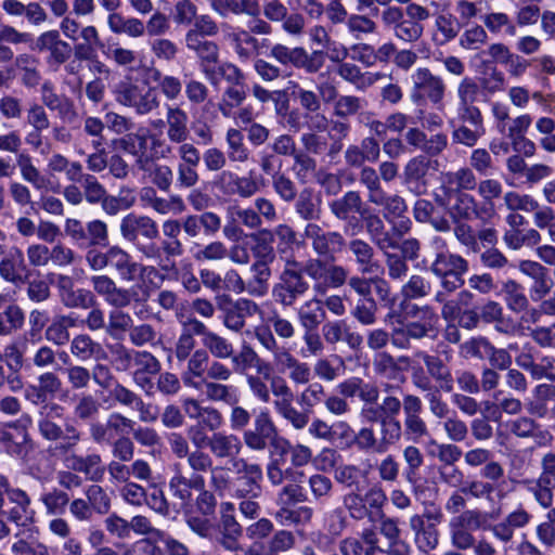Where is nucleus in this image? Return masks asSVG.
<instances>
[{
  "mask_svg": "<svg viewBox=\"0 0 555 555\" xmlns=\"http://www.w3.org/2000/svg\"><path fill=\"white\" fill-rule=\"evenodd\" d=\"M486 522V515L479 509H465L462 513L453 515L449 521V527L464 530H479Z\"/></svg>",
  "mask_w": 555,
  "mask_h": 555,
  "instance_id": "864d4df0",
  "label": "nucleus"
},
{
  "mask_svg": "<svg viewBox=\"0 0 555 555\" xmlns=\"http://www.w3.org/2000/svg\"><path fill=\"white\" fill-rule=\"evenodd\" d=\"M255 246L253 253L256 260L273 261L275 253L273 248L274 234L270 230H260L251 235Z\"/></svg>",
  "mask_w": 555,
  "mask_h": 555,
  "instance_id": "603ef678",
  "label": "nucleus"
},
{
  "mask_svg": "<svg viewBox=\"0 0 555 555\" xmlns=\"http://www.w3.org/2000/svg\"><path fill=\"white\" fill-rule=\"evenodd\" d=\"M271 390L275 398L273 406L279 415L286 420L295 429H304L309 423V411H299L294 405V392L281 376H273Z\"/></svg>",
  "mask_w": 555,
  "mask_h": 555,
  "instance_id": "1a4fd4ad",
  "label": "nucleus"
},
{
  "mask_svg": "<svg viewBox=\"0 0 555 555\" xmlns=\"http://www.w3.org/2000/svg\"><path fill=\"white\" fill-rule=\"evenodd\" d=\"M201 390H204L207 400L212 402H223L227 405H233L241 401V391L238 387L224 384L223 382L205 379Z\"/></svg>",
  "mask_w": 555,
  "mask_h": 555,
  "instance_id": "72a5a7b5",
  "label": "nucleus"
},
{
  "mask_svg": "<svg viewBox=\"0 0 555 555\" xmlns=\"http://www.w3.org/2000/svg\"><path fill=\"white\" fill-rule=\"evenodd\" d=\"M93 292L102 297L104 301L115 309L109 312L107 331L114 332L130 331L132 318L121 309L130 306L137 293L133 288H125L117 285L114 279L106 274L92 275L90 278Z\"/></svg>",
  "mask_w": 555,
  "mask_h": 555,
  "instance_id": "f03ea898",
  "label": "nucleus"
},
{
  "mask_svg": "<svg viewBox=\"0 0 555 555\" xmlns=\"http://www.w3.org/2000/svg\"><path fill=\"white\" fill-rule=\"evenodd\" d=\"M30 50L37 52H49L47 63L52 67H59L65 63L72 54V47L61 39L60 33L55 29L47 30L34 39Z\"/></svg>",
  "mask_w": 555,
  "mask_h": 555,
  "instance_id": "2eb2a0df",
  "label": "nucleus"
},
{
  "mask_svg": "<svg viewBox=\"0 0 555 555\" xmlns=\"http://www.w3.org/2000/svg\"><path fill=\"white\" fill-rule=\"evenodd\" d=\"M140 170L150 172L152 182L162 191H168L172 184L173 172L167 165L155 164L150 157L137 159Z\"/></svg>",
  "mask_w": 555,
  "mask_h": 555,
  "instance_id": "ea45409f",
  "label": "nucleus"
},
{
  "mask_svg": "<svg viewBox=\"0 0 555 555\" xmlns=\"http://www.w3.org/2000/svg\"><path fill=\"white\" fill-rule=\"evenodd\" d=\"M477 186V178L472 168L461 167L455 171H448L441 176V184L437 191H446V189H457L461 192L475 190Z\"/></svg>",
  "mask_w": 555,
  "mask_h": 555,
  "instance_id": "e433bc0d",
  "label": "nucleus"
},
{
  "mask_svg": "<svg viewBox=\"0 0 555 555\" xmlns=\"http://www.w3.org/2000/svg\"><path fill=\"white\" fill-rule=\"evenodd\" d=\"M502 293L507 308L520 313L529 307V300L524 293L522 286L515 280H506L502 285Z\"/></svg>",
  "mask_w": 555,
  "mask_h": 555,
  "instance_id": "c03bdc74",
  "label": "nucleus"
},
{
  "mask_svg": "<svg viewBox=\"0 0 555 555\" xmlns=\"http://www.w3.org/2000/svg\"><path fill=\"white\" fill-rule=\"evenodd\" d=\"M190 461V476L204 477L209 473L210 488L219 495H223L231 487V476L223 466H215L214 460L208 453H195Z\"/></svg>",
  "mask_w": 555,
  "mask_h": 555,
  "instance_id": "ddd939ff",
  "label": "nucleus"
},
{
  "mask_svg": "<svg viewBox=\"0 0 555 555\" xmlns=\"http://www.w3.org/2000/svg\"><path fill=\"white\" fill-rule=\"evenodd\" d=\"M209 450L216 459H233L234 461L242 450V442L234 434L217 431L211 435Z\"/></svg>",
  "mask_w": 555,
  "mask_h": 555,
  "instance_id": "473e14b6",
  "label": "nucleus"
},
{
  "mask_svg": "<svg viewBox=\"0 0 555 555\" xmlns=\"http://www.w3.org/2000/svg\"><path fill=\"white\" fill-rule=\"evenodd\" d=\"M295 209L304 220H319L321 217V201L311 189H304L298 195Z\"/></svg>",
  "mask_w": 555,
  "mask_h": 555,
  "instance_id": "a18cd8bd",
  "label": "nucleus"
},
{
  "mask_svg": "<svg viewBox=\"0 0 555 555\" xmlns=\"http://www.w3.org/2000/svg\"><path fill=\"white\" fill-rule=\"evenodd\" d=\"M216 301L222 313V324L234 333H240L244 328L247 318L260 312L259 306L247 298L233 300L228 295H220L216 297Z\"/></svg>",
  "mask_w": 555,
  "mask_h": 555,
  "instance_id": "9b49d317",
  "label": "nucleus"
},
{
  "mask_svg": "<svg viewBox=\"0 0 555 555\" xmlns=\"http://www.w3.org/2000/svg\"><path fill=\"white\" fill-rule=\"evenodd\" d=\"M85 261L92 271H103L111 267L126 283L140 280L146 286L158 276V270L154 266L135 261L127 250L118 245H112L105 251L89 248L85 254Z\"/></svg>",
  "mask_w": 555,
  "mask_h": 555,
  "instance_id": "f257e3e1",
  "label": "nucleus"
},
{
  "mask_svg": "<svg viewBox=\"0 0 555 555\" xmlns=\"http://www.w3.org/2000/svg\"><path fill=\"white\" fill-rule=\"evenodd\" d=\"M430 271L440 279L441 287L455 292L465 283L464 275L468 271V261L452 253H437Z\"/></svg>",
  "mask_w": 555,
  "mask_h": 555,
  "instance_id": "6e6552de",
  "label": "nucleus"
},
{
  "mask_svg": "<svg viewBox=\"0 0 555 555\" xmlns=\"http://www.w3.org/2000/svg\"><path fill=\"white\" fill-rule=\"evenodd\" d=\"M221 31L223 40L230 43L237 57L243 62H247L254 55L259 54L261 47L268 42V40L260 42L248 29L232 26L228 23L221 24Z\"/></svg>",
  "mask_w": 555,
  "mask_h": 555,
  "instance_id": "4468645a",
  "label": "nucleus"
},
{
  "mask_svg": "<svg viewBox=\"0 0 555 555\" xmlns=\"http://www.w3.org/2000/svg\"><path fill=\"white\" fill-rule=\"evenodd\" d=\"M118 360L129 363L131 360L135 366L134 372L155 375L158 374L162 365L157 358L147 351H134L131 354L126 348L120 347L118 350Z\"/></svg>",
  "mask_w": 555,
  "mask_h": 555,
  "instance_id": "4c0bfd02",
  "label": "nucleus"
},
{
  "mask_svg": "<svg viewBox=\"0 0 555 555\" xmlns=\"http://www.w3.org/2000/svg\"><path fill=\"white\" fill-rule=\"evenodd\" d=\"M225 143L228 146L227 157L232 163L244 164L250 157V151L244 143V135L237 128H229L225 132Z\"/></svg>",
  "mask_w": 555,
  "mask_h": 555,
  "instance_id": "37998d69",
  "label": "nucleus"
},
{
  "mask_svg": "<svg viewBox=\"0 0 555 555\" xmlns=\"http://www.w3.org/2000/svg\"><path fill=\"white\" fill-rule=\"evenodd\" d=\"M189 116L179 106L168 105L166 108L167 138L171 143H183L188 140L190 131L188 128Z\"/></svg>",
  "mask_w": 555,
  "mask_h": 555,
  "instance_id": "c756f323",
  "label": "nucleus"
},
{
  "mask_svg": "<svg viewBox=\"0 0 555 555\" xmlns=\"http://www.w3.org/2000/svg\"><path fill=\"white\" fill-rule=\"evenodd\" d=\"M40 501L46 507L48 515L56 516L64 513L66 505L69 502V496L66 492L59 489H53L41 495Z\"/></svg>",
  "mask_w": 555,
  "mask_h": 555,
  "instance_id": "e2e57ef3",
  "label": "nucleus"
},
{
  "mask_svg": "<svg viewBox=\"0 0 555 555\" xmlns=\"http://www.w3.org/2000/svg\"><path fill=\"white\" fill-rule=\"evenodd\" d=\"M60 298L67 308L89 309L96 305L93 292L86 288H74L73 281L67 275H60L57 280Z\"/></svg>",
  "mask_w": 555,
  "mask_h": 555,
  "instance_id": "5701e85b",
  "label": "nucleus"
},
{
  "mask_svg": "<svg viewBox=\"0 0 555 555\" xmlns=\"http://www.w3.org/2000/svg\"><path fill=\"white\" fill-rule=\"evenodd\" d=\"M430 166L431 160L423 155L413 157L409 160L404 168V181L411 190L418 194L426 191V176Z\"/></svg>",
  "mask_w": 555,
  "mask_h": 555,
  "instance_id": "c85d7f7f",
  "label": "nucleus"
},
{
  "mask_svg": "<svg viewBox=\"0 0 555 555\" xmlns=\"http://www.w3.org/2000/svg\"><path fill=\"white\" fill-rule=\"evenodd\" d=\"M293 171L298 181L305 183L315 171V160L306 152L298 151L294 156Z\"/></svg>",
  "mask_w": 555,
  "mask_h": 555,
  "instance_id": "338daca9",
  "label": "nucleus"
},
{
  "mask_svg": "<svg viewBox=\"0 0 555 555\" xmlns=\"http://www.w3.org/2000/svg\"><path fill=\"white\" fill-rule=\"evenodd\" d=\"M193 490L198 491L195 500L197 511L203 516L214 515L217 500L214 492L206 489L205 477L186 476L180 465H176L175 474L169 480L170 494L180 501L181 506H188L192 501Z\"/></svg>",
  "mask_w": 555,
  "mask_h": 555,
  "instance_id": "20e7f679",
  "label": "nucleus"
},
{
  "mask_svg": "<svg viewBox=\"0 0 555 555\" xmlns=\"http://www.w3.org/2000/svg\"><path fill=\"white\" fill-rule=\"evenodd\" d=\"M486 28L494 35L500 34L502 30L508 36L516 35V25L512 22L509 16L502 12L488 13L482 17Z\"/></svg>",
  "mask_w": 555,
  "mask_h": 555,
  "instance_id": "6e6d98bb",
  "label": "nucleus"
},
{
  "mask_svg": "<svg viewBox=\"0 0 555 555\" xmlns=\"http://www.w3.org/2000/svg\"><path fill=\"white\" fill-rule=\"evenodd\" d=\"M186 369L182 374V382L186 387L201 390L205 382V373L208 372L210 363L206 350L197 349L188 358Z\"/></svg>",
  "mask_w": 555,
  "mask_h": 555,
  "instance_id": "a878e982",
  "label": "nucleus"
},
{
  "mask_svg": "<svg viewBox=\"0 0 555 555\" xmlns=\"http://www.w3.org/2000/svg\"><path fill=\"white\" fill-rule=\"evenodd\" d=\"M114 94L119 104L134 109L139 115H147L159 106L158 95L152 87L120 82Z\"/></svg>",
  "mask_w": 555,
  "mask_h": 555,
  "instance_id": "9d476101",
  "label": "nucleus"
},
{
  "mask_svg": "<svg viewBox=\"0 0 555 555\" xmlns=\"http://www.w3.org/2000/svg\"><path fill=\"white\" fill-rule=\"evenodd\" d=\"M414 318L416 320L410 321L404 326L412 336V338L434 337L437 332L438 315L428 306L417 308L412 307Z\"/></svg>",
  "mask_w": 555,
  "mask_h": 555,
  "instance_id": "bb28decb",
  "label": "nucleus"
},
{
  "mask_svg": "<svg viewBox=\"0 0 555 555\" xmlns=\"http://www.w3.org/2000/svg\"><path fill=\"white\" fill-rule=\"evenodd\" d=\"M153 79L158 82L160 92L167 100L173 101L181 94L182 82L178 77L171 75H162L159 70H155Z\"/></svg>",
  "mask_w": 555,
  "mask_h": 555,
  "instance_id": "774afa93",
  "label": "nucleus"
},
{
  "mask_svg": "<svg viewBox=\"0 0 555 555\" xmlns=\"http://www.w3.org/2000/svg\"><path fill=\"white\" fill-rule=\"evenodd\" d=\"M210 7L221 17L230 15L257 16L260 14L257 0H210Z\"/></svg>",
  "mask_w": 555,
  "mask_h": 555,
  "instance_id": "2f4dec72",
  "label": "nucleus"
},
{
  "mask_svg": "<svg viewBox=\"0 0 555 555\" xmlns=\"http://www.w3.org/2000/svg\"><path fill=\"white\" fill-rule=\"evenodd\" d=\"M192 328L197 336H201L203 349L209 356L218 360L231 359L232 363L237 362V357H234V345L228 338L209 330L203 322L193 323Z\"/></svg>",
  "mask_w": 555,
  "mask_h": 555,
  "instance_id": "a211bd4d",
  "label": "nucleus"
},
{
  "mask_svg": "<svg viewBox=\"0 0 555 555\" xmlns=\"http://www.w3.org/2000/svg\"><path fill=\"white\" fill-rule=\"evenodd\" d=\"M101 404L96 398L90 393H83L74 406V415L82 422L93 421L98 416Z\"/></svg>",
  "mask_w": 555,
  "mask_h": 555,
  "instance_id": "bf43d9fd",
  "label": "nucleus"
},
{
  "mask_svg": "<svg viewBox=\"0 0 555 555\" xmlns=\"http://www.w3.org/2000/svg\"><path fill=\"white\" fill-rule=\"evenodd\" d=\"M391 236L387 235L384 237V244L387 242L388 247H391L393 251H397L401 257L405 259H414L417 257L420 249L418 242L414 238L401 241L402 235L390 232Z\"/></svg>",
  "mask_w": 555,
  "mask_h": 555,
  "instance_id": "680f3d73",
  "label": "nucleus"
},
{
  "mask_svg": "<svg viewBox=\"0 0 555 555\" xmlns=\"http://www.w3.org/2000/svg\"><path fill=\"white\" fill-rule=\"evenodd\" d=\"M233 467L241 476L237 477L235 495L237 498L250 496L253 499L260 495L262 480V469L258 464L247 463L244 459L232 461Z\"/></svg>",
  "mask_w": 555,
  "mask_h": 555,
  "instance_id": "f3484780",
  "label": "nucleus"
},
{
  "mask_svg": "<svg viewBox=\"0 0 555 555\" xmlns=\"http://www.w3.org/2000/svg\"><path fill=\"white\" fill-rule=\"evenodd\" d=\"M552 401L555 402V385L541 383L531 390V397L526 401V410L530 415L544 417Z\"/></svg>",
  "mask_w": 555,
  "mask_h": 555,
  "instance_id": "7c9ffc66",
  "label": "nucleus"
},
{
  "mask_svg": "<svg viewBox=\"0 0 555 555\" xmlns=\"http://www.w3.org/2000/svg\"><path fill=\"white\" fill-rule=\"evenodd\" d=\"M324 318L322 304L315 298L307 300L298 310V320L302 328H318Z\"/></svg>",
  "mask_w": 555,
  "mask_h": 555,
  "instance_id": "8fccbe9b",
  "label": "nucleus"
},
{
  "mask_svg": "<svg viewBox=\"0 0 555 555\" xmlns=\"http://www.w3.org/2000/svg\"><path fill=\"white\" fill-rule=\"evenodd\" d=\"M434 197L435 202L447 210L453 222L472 219L486 222L496 214L490 204L480 205L472 194L457 189L449 188L446 191H436Z\"/></svg>",
  "mask_w": 555,
  "mask_h": 555,
  "instance_id": "7ed1b4c3",
  "label": "nucleus"
},
{
  "mask_svg": "<svg viewBox=\"0 0 555 555\" xmlns=\"http://www.w3.org/2000/svg\"><path fill=\"white\" fill-rule=\"evenodd\" d=\"M274 436H276V427L271 415L268 410H262L254 420V428L244 431L243 440L250 450L262 451Z\"/></svg>",
  "mask_w": 555,
  "mask_h": 555,
  "instance_id": "aec40b11",
  "label": "nucleus"
},
{
  "mask_svg": "<svg viewBox=\"0 0 555 555\" xmlns=\"http://www.w3.org/2000/svg\"><path fill=\"white\" fill-rule=\"evenodd\" d=\"M297 272L306 274L313 281V291L317 295H325L331 288L343 286L348 272L341 266L330 264L320 258H310L305 261Z\"/></svg>",
  "mask_w": 555,
  "mask_h": 555,
  "instance_id": "0eeeda50",
  "label": "nucleus"
},
{
  "mask_svg": "<svg viewBox=\"0 0 555 555\" xmlns=\"http://www.w3.org/2000/svg\"><path fill=\"white\" fill-rule=\"evenodd\" d=\"M270 262L271 261L256 260L251 264L250 271L253 279L247 283V293L249 295L262 297L268 293V281L271 276V270L269 268Z\"/></svg>",
  "mask_w": 555,
  "mask_h": 555,
  "instance_id": "79ce46f5",
  "label": "nucleus"
},
{
  "mask_svg": "<svg viewBox=\"0 0 555 555\" xmlns=\"http://www.w3.org/2000/svg\"><path fill=\"white\" fill-rule=\"evenodd\" d=\"M281 453L291 455L293 467H302L310 463L312 459V450L301 443L292 444L288 440L282 439Z\"/></svg>",
  "mask_w": 555,
  "mask_h": 555,
  "instance_id": "052dcab7",
  "label": "nucleus"
},
{
  "mask_svg": "<svg viewBox=\"0 0 555 555\" xmlns=\"http://www.w3.org/2000/svg\"><path fill=\"white\" fill-rule=\"evenodd\" d=\"M313 515V509L307 505L291 509L288 506H281V509L276 513V519L282 525L287 524H308Z\"/></svg>",
  "mask_w": 555,
  "mask_h": 555,
  "instance_id": "0e129e2a",
  "label": "nucleus"
},
{
  "mask_svg": "<svg viewBox=\"0 0 555 555\" xmlns=\"http://www.w3.org/2000/svg\"><path fill=\"white\" fill-rule=\"evenodd\" d=\"M64 408L57 403H50L43 406L38 421L40 435L49 441L60 440L56 448L61 453H68L81 440V433L72 424H67L63 429L55 418L63 416Z\"/></svg>",
  "mask_w": 555,
  "mask_h": 555,
  "instance_id": "423d86ee",
  "label": "nucleus"
},
{
  "mask_svg": "<svg viewBox=\"0 0 555 555\" xmlns=\"http://www.w3.org/2000/svg\"><path fill=\"white\" fill-rule=\"evenodd\" d=\"M70 352L80 361L105 358V352L101 344L94 341L87 334H79L73 338L70 343Z\"/></svg>",
  "mask_w": 555,
  "mask_h": 555,
  "instance_id": "58836bf2",
  "label": "nucleus"
},
{
  "mask_svg": "<svg viewBox=\"0 0 555 555\" xmlns=\"http://www.w3.org/2000/svg\"><path fill=\"white\" fill-rule=\"evenodd\" d=\"M158 233L156 222L147 216L129 214L120 221L121 236L127 242L133 244L138 242L140 235L149 240H154L158 236Z\"/></svg>",
  "mask_w": 555,
  "mask_h": 555,
  "instance_id": "4be33fe9",
  "label": "nucleus"
},
{
  "mask_svg": "<svg viewBox=\"0 0 555 555\" xmlns=\"http://www.w3.org/2000/svg\"><path fill=\"white\" fill-rule=\"evenodd\" d=\"M135 203V195L132 189L121 188L116 196L106 195L102 209L111 216L117 215L121 210H127Z\"/></svg>",
  "mask_w": 555,
  "mask_h": 555,
  "instance_id": "3c124183",
  "label": "nucleus"
},
{
  "mask_svg": "<svg viewBox=\"0 0 555 555\" xmlns=\"http://www.w3.org/2000/svg\"><path fill=\"white\" fill-rule=\"evenodd\" d=\"M151 138V132L145 127H139L134 132H129L119 141L120 147L127 153L137 156V159L149 157L147 142Z\"/></svg>",
  "mask_w": 555,
  "mask_h": 555,
  "instance_id": "a19ab883",
  "label": "nucleus"
},
{
  "mask_svg": "<svg viewBox=\"0 0 555 555\" xmlns=\"http://www.w3.org/2000/svg\"><path fill=\"white\" fill-rule=\"evenodd\" d=\"M399 529L393 520H384V537L388 540V547L384 553L388 555H408L409 545L399 538Z\"/></svg>",
  "mask_w": 555,
  "mask_h": 555,
  "instance_id": "4d7b16f0",
  "label": "nucleus"
},
{
  "mask_svg": "<svg viewBox=\"0 0 555 555\" xmlns=\"http://www.w3.org/2000/svg\"><path fill=\"white\" fill-rule=\"evenodd\" d=\"M384 206V217L390 225L389 229L384 227L386 235H390V232L398 235L405 234L410 230L411 221L405 215L406 206L404 201L401 197L393 195L387 198Z\"/></svg>",
  "mask_w": 555,
  "mask_h": 555,
  "instance_id": "393cba45",
  "label": "nucleus"
},
{
  "mask_svg": "<svg viewBox=\"0 0 555 555\" xmlns=\"http://www.w3.org/2000/svg\"><path fill=\"white\" fill-rule=\"evenodd\" d=\"M22 147V139L17 131L13 130L0 134V152L17 154L16 165L24 181L30 183L35 190L43 192H59L60 184H54L50 178L43 176L34 165L33 158L27 153H18Z\"/></svg>",
  "mask_w": 555,
  "mask_h": 555,
  "instance_id": "39448f33",
  "label": "nucleus"
},
{
  "mask_svg": "<svg viewBox=\"0 0 555 555\" xmlns=\"http://www.w3.org/2000/svg\"><path fill=\"white\" fill-rule=\"evenodd\" d=\"M304 236L310 241L312 249L319 256H331L344 245V238L338 232H326L317 223H308Z\"/></svg>",
  "mask_w": 555,
  "mask_h": 555,
  "instance_id": "412c9836",
  "label": "nucleus"
},
{
  "mask_svg": "<svg viewBox=\"0 0 555 555\" xmlns=\"http://www.w3.org/2000/svg\"><path fill=\"white\" fill-rule=\"evenodd\" d=\"M332 212L339 219H347L350 214L359 212L361 198L357 192H348L331 204Z\"/></svg>",
  "mask_w": 555,
  "mask_h": 555,
  "instance_id": "13d9d810",
  "label": "nucleus"
},
{
  "mask_svg": "<svg viewBox=\"0 0 555 555\" xmlns=\"http://www.w3.org/2000/svg\"><path fill=\"white\" fill-rule=\"evenodd\" d=\"M462 122H468L473 128H468L465 125H461L452 132V139L455 143L463 144L465 146H474L478 140L485 134L486 130L483 127V117L479 115L477 120H461Z\"/></svg>",
  "mask_w": 555,
  "mask_h": 555,
  "instance_id": "49530a36",
  "label": "nucleus"
},
{
  "mask_svg": "<svg viewBox=\"0 0 555 555\" xmlns=\"http://www.w3.org/2000/svg\"><path fill=\"white\" fill-rule=\"evenodd\" d=\"M428 453L437 456L443 463V466L454 465L463 455L462 450L454 443H438L430 440L428 443Z\"/></svg>",
  "mask_w": 555,
  "mask_h": 555,
  "instance_id": "5fc2aeb1",
  "label": "nucleus"
},
{
  "mask_svg": "<svg viewBox=\"0 0 555 555\" xmlns=\"http://www.w3.org/2000/svg\"><path fill=\"white\" fill-rule=\"evenodd\" d=\"M418 358L424 362L429 375L438 383L439 388L446 392L453 389V378L447 364L449 354L446 353V360L437 356H430L425 352L418 353Z\"/></svg>",
  "mask_w": 555,
  "mask_h": 555,
  "instance_id": "cd10ccee",
  "label": "nucleus"
},
{
  "mask_svg": "<svg viewBox=\"0 0 555 555\" xmlns=\"http://www.w3.org/2000/svg\"><path fill=\"white\" fill-rule=\"evenodd\" d=\"M481 93L480 85L476 78L466 76L456 87L457 117L460 120H478L481 111L475 105Z\"/></svg>",
  "mask_w": 555,
  "mask_h": 555,
  "instance_id": "dca6fc26",
  "label": "nucleus"
},
{
  "mask_svg": "<svg viewBox=\"0 0 555 555\" xmlns=\"http://www.w3.org/2000/svg\"><path fill=\"white\" fill-rule=\"evenodd\" d=\"M488 41V34L480 25L467 28L460 37L459 43L464 50H479Z\"/></svg>",
  "mask_w": 555,
  "mask_h": 555,
  "instance_id": "69168bd1",
  "label": "nucleus"
},
{
  "mask_svg": "<svg viewBox=\"0 0 555 555\" xmlns=\"http://www.w3.org/2000/svg\"><path fill=\"white\" fill-rule=\"evenodd\" d=\"M64 465L67 469L85 474L87 479L94 482L101 481L105 473L102 457L96 453L86 456L70 453L64 457Z\"/></svg>",
  "mask_w": 555,
  "mask_h": 555,
  "instance_id": "b1692460",
  "label": "nucleus"
},
{
  "mask_svg": "<svg viewBox=\"0 0 555 555\" xmlns=\"http://www.w3.org/2000/svg\"><path fill=\"white\" fill-rule=\"evenodd\" d=\"M309 289L308 282L294 269H285L282 274V282L273 288V297L284 307H292L297 298Z\"/></svg>",
  "mask_w": 555,
  "mask_h": 555,
  "instance_id": "6ab92c4d",
  "label": "nucleus"
},
{
  "mask_svg": "<svg viewBox=\"0 0 555 555\" xmlns=\"http://www.w3.org/2000/svg\"><path fill=\"white\" fill-rule=\"evenodd\" d=\"M359 396L364 402L362 415L370 422H377L382 417V405L377 403L379 390L376 386L361 384Z\"/></svg>",
  "mask_w": 555,
  "mask_h": 555,
  "instance_id": "de8ad7c7",
  "label": "nucleus"
},
{
  "mask_svg": "<svg viewBox=\"0 0 555 555\" xmlns=\"http://www.w3.org/2000/svg\"><path fill=\"white\" fill-rule=\"evenodd\" d=\"M10 503L14 504L8 512L11 521L18 526H26L33 520L34 512L30 508V499L27 493L21 489L14 488L9 491Z\"/></svg>",
  "mask_w": 555,
  "mask_h": 555,
  "instance_id": "f704fd0d",
  "label": "nucleus"
},
{
  "mask_svg": "<svg viewBox=\"0 0 555 555\" xmlns=\"http://www.w3.org/2000/svg\"><path fill=\"white\" fill-rule=\"evenodd\" d=\"M25 271L24 253L18 247H12L0 261V276L7 282L17 283Z\"/></svg>",
  "mask_w": 555,
  "mask_h": 555,
  "instance_id": "c9c22d12",
  "label": "nucleus"
},
{
  "mask_svg": "<svg viewBox=\"0 0 555 555\" xmlns=\"http://www.w3.org/2000/svg\"><path fill=\"white\" fill-rule=\"evenodd\" d=\"M411 99L414 102L429 101L435 105L442 102L447 90L442 77L434 75L426 67H420L411 75Z\"/></svg>",
  "mask_w": 555,
  "mask_h": 555,
  "instance_id": "f8f14e48",
  "label": "nucleus"
},
{
  "mask_svg": "<svg viewBox=\"0 0 555 555\" xmlns=\"http://www.w3.org/2000/svg\"><path fill=\"white\" fill-rule=\"evenodd\" d=\"M193 323H202V321L195 318L188 319L183 323V330L176 343L175 354L179 361L186 360L195 348L196 341L194 335H196V333L192 328Z\"/></svg>",
  "mask_w": 555,
  "mask_h": 555,
  "instance_id": "09e8293b",
  "label": "nucleus"
}]
</instances>
